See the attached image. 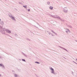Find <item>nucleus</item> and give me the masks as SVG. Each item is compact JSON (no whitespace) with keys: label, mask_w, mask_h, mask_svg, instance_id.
Wrapping results in <instances>:
<instances>
[{"label":"nucleus","mask_w":77,"mask_h":77,"mask_svg":"<svg viewBox=\"0 0 77 77\" xmlns=\"http://www.w3.org/2000/svg\"><path fill=\"white\" fill-rule=\"evenodd\" d=\"M50 69L51 70V71H52L51 73H54V69H53V68H52L51 67V68H50Z\"/></svg>","instance_id":"f257e3e1"},{"label":"nucleus","mask_w":77,"mask_h":77,"mask_svg":"<svg viewBox=\"0 0 77 77\" xmlns=\"http://www.w3.org/2000/svg\"><path fill=\"white\" fill-rule=\"evenodd\" d=\"M53 8L51 6L49 7V8L50 9H53Z\"/></svg>","instance_id":"f03ea898"},{"label":"nucleus","mask_w":77,"mask_h":77,"mask_svg":"<svg viewBox=\"0 0 77 77\" xmlns=\"http://www.w3.org/2000/svg\"><path fill=\"white\" fill-rule=\"evenodd\" d=\"M7 32H8V33H11V31H10L7 30Z\"/></svg>","instance_id":"7ed1b4c3"},{"label":"nucleus","mask_w":77,"mask_h":77,"mask_svg":"<svg viewBox=\"0 0 77 77\" xmlns=\"http://www.w3.org/2000/svg\"><path fill=\"white\" fill-rule=\"evenodd\" d=\"M22 61H24V62H26V60H25L24 59H22Z\"/></svg>","instance_id":"20e7f679"},{"label":"nucleus","mask_w":77,"mask_h":77,"mask_svg":"<svg viewBox=\"0 0 77 77\" xmlns=\"http://www.w3.org/2000/svg\"><path fill=\"white\" fill-rule=\"evenodd\" d=\"M11 18L12 19V20H15V18H14V17H12Z\"/></svg>","instance_id":"39448f33"},{"label":"nucleus","mask_w":77,"mask_h":77,"mask_svg":"<svg viewBox=\"0 0 77 77\" xmlns=\"http://www.w3.org/2000/svg\"><path fill=\"white\" fill-rule=\"evenodd\" d=\"M23 7H24V8H27V6H23Z\"/></svg>","instance_id":"423d86ee"},{"label":"nucleus","mask_w":77,"mask_h":77,"mask_svg":"<svg viewBox=\"0 0 77 77\" xmlns=\"http://www.w3.org/2000/svg\"><path fill=\"white\" fill-rule=\"evenodd\" d=\"M2 66V64H0V66Z\"/></svg>","instance_id":"0eeeda50"},{"label":"nucleus","mask_w":77,"mask_h":77,"mask_svg":"<svg viewBox=\"0 0 77 77\" xmlns=\"http://www.w3.org/2000/svg\"><path fill=\"white\" fill-rule=\"evenodd\" d=\"M15 77H17V75H15Z\"/></svg>","instance_id":"6e6552de"},{"label":"nucleus","mask_w":77,"mask_h":77,"mask_svg":"<svg viewBox=\"0 0 77 77\" xmlns=\"http://www.w3.org/2000/svg\"><path fill=\"white\" fill-rule=\"evenodd\" d=\"M48 5H50V2H48Z\"/></svg>","instance_id":"1a4fd4ad"},{"label":"nucleus","mask_w":77,"mask_h":77,"mask_svg":"<svg viewBox=\"0 0 77 77\" xmlns=\"http://www.w3.org/2000/svg\"><path fill=\"white\" fill-rule=\"evenodd\" d=\"M30 9H29L28 10V11H30Z\"/></svg>","instance_id":"9d476101"},{"label":"nucleus","mask_w":77,"mask_h":77,"mask_svg":"<svg viewBox=\"0 0 77 77\" xmlns=\"http://www.w3.org/2000/svg\"><path fill=\"white\" fill-rule=\"evenodd\" d=\"M36 63H39L37 62H35Z\"/></svg>","instance_id":"9b49d317"},{"label":"nucleus","mask_w":77,"mask_h":77,"mask_svg":"<svg viewBox=\"0 0 77 77\" xmlns=\"http://www.w3.org/2000/svg\"><path fill=\"white\" fill-rule=\"evenodd\" d=\"M0 21H1V19H0Z\"/></svg>","instance_id":"f8f14e48"},{"label":"nucleus","mask_w":77,"mask_h":77,"mask_svg":"<svg viewBox=\"0 0 77 77\" xmlns=\"http://www.w3.org/2000/svg\"><path fill=\"white\" fill-rule=\"evenodd\" d=\"M76 61H77V59H76Z\"/></svg>","instance_id":"ddd939ff"}]
</instances>
